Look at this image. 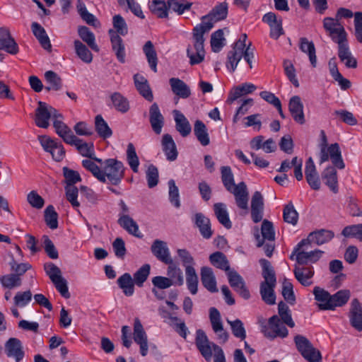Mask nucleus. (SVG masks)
Segmentation results:
<instances>
[{
    "instance_id": "obj_20",
    "label": "nucleus",
    "mask_w": 362,
    "mask_h": 362,
    "mask_svg": "<svg viewBox=\"0 0 362 362\" xmlns=\"http://www.w3.org/2000/svg\"><path fill=\"white\" fill-rule=\"evenodd\" d=\"M192 221L196 227L199 228L200 234L204 238H211L213 230H211V221L208 217L204 214L198 212L193 216Z\"/></svg>"
},
{
    "instance_id": "obj_3",
    "label": "nucleus",
    "mask_w": 362,
    "mask_h": 362,
    "mask_svg": "<svg viewBox=\"0 0 362 362\" xmlns=\"http://www.w3.org/2000/svg\"><path fill=\"white\" fill-rule=\"evenodd\" d=\"M262 267V276L264 281L261 282L259 293L262 300L268 305L276 303V295L274 288L276 285L275 272L269 261L265 259L259 260Z\"/></svg>"
},
{
    "instance_id": "obj_17",
    "label": "nucleus",
    "mask_w": 362,
    "mask_h": 362,
    "mask_svg": "<svg viewBox=\"0 0 362 362\" xmlns=\"http://www.w3.org/2000/svg\"><path fill=\"white\" fill-rule=\"evenodd\" d=\"M133 338L134 341L140 346L141 356H146L148 349V337L139 318L134 320Z\"/></svg>"
},
{
    "instance_id": "obj_41",
    "label": "nucleus",
    "mask_w": 362,
    "mask_h": 362,
    "mask_svg": "<svg viewBox=\"0 0 362 362\" xmlns=\"http://www.w3.org/2000/svg\"><path fill=\"white\" fill-rule=\"evenodd\" d=\"M173 92L182 98H187L191 95L189 86L177 78H171L169 81Z\"/></svg>"
},
{
    "instance_id": "obj_22",
    "label": "nucleus",
    "mask_w": 362,
    "mask_h": 362,
    "mask_svg": "<svg viewBox=\"0 0 362 362\" xmlns=\"http://www.w3.org/2000/svg\"><path fill=\"white\" fill-rule=\"evenodd\" d=\"M151 252L160 262L163 263H172L169 249L167 243L160 240H155L151 247Z\"/></svg>"
},
{
    "instance_id": "obj_43",
    "label": "nucleus",
    "mask_w": 362,
    "mask_h": 362,
    "mask_svg": "<svg viewBox=\"0 0 362 362\" xmlns=\"http://www.w3.org/2000/svg\"><path fill=\"white\" fill-rule=\"evenodd\" d=\"M332 164L338 169H344L345 164L341 157V152L337 143L331 144L327 149Z\"/></svg>"
},
{
    "instance_id": "obj_21",
    "label": "nucleus",
    "mask_w": 362,
    "mask_h": 362,
    "mask_svg": "<svg viewBox=\"0 0 362 362\" xmlns=\"http://www.w3.org/2000/svg\"><path fill=\"white\" fill-rule=\"evenodd\" d=\"M264 212V199L261 192H254L251 199V217L255 223L262 220Z\"/></svg>"
},
{
    "instance_id": "obj_18",
    "label": "nucleus",
    "mask_w": 362,
    "mask_h": 362,
    "mask_svg": "<svg viewBox=\"0 0 362 362\" xmlns=\"http://www.w3.org/2000/svg\"><path fill=\"white\" fill-rule=\"evenodd\" d=\"M288 334L287 328L283 325L278 315H273L269 320V330L265 331V336L274 339L277 337H286Z\"/></svg>"
},
{
    "instance_id": "obj_29",
    "label": "nucleus",
    "mask_w": 362,
    "mask_h": 362,
    "mask_svg": "<svg viewBox=\"0 0 362 362\" xmlns=\"http://www.w3.org/2000/svg\"><path fill=\"white\" fill-rule=\"evenodd\" d=\"M31 30L40 45L45 50L50 52L52 50V45L45 28L40 23L33 22L31 24Z\"/></svg>"
},
{
    "instance_id": "obj_19",
    "label": "nucleus",
    "mask_w": 362,
    "mask_h": 362,
    "mask_svg": "<svg viewBox=\"0 0 362 362\" xmlns=\"http://www.w3.org/2000/svg\"><path fill=\"white\" fill-rule=\"evenodd\" d=\"M149 122L153 132L158 135L160 134L164 126L165 119L156 103L150 106Z\"/></svg>"
},
{
    "instance_id": "obj_59",
    "label": "nucleus",
    "mask_w": 362,
    "mask_h": 362,
    "mask_svg": "<svg viewBox=\"0 0 362 362\" xmlns=\"http://www.w3.org/2000/svg\"><path fill=\"white\" fill-rule=\"evenodd\" d=\"M111 100L115 109L121 112H127L129 109L127 99L118 92L111 95Z\"/></svg>"
},
{
    "instance_id": "obj_61",
    "label": "nucleus",
    "mask_w": 362,
    "mask_h": 362,
    "mask_svg": "<svg viewBox=\"0 0 362 362\" xmlns=\"http://www.w3.org/2000/svg\"><path fill=\"white\" fill-rule=\"evenodd\" d=\"M150 270L151 266L148 264H145L134 273L133 280L136 286H143L150 274Z\"/></svg>"
},
{
    "instance_id": "obj_16",
    "label": "nucleus",
    "mask_w": 362,
    "mask_h": 362,
    "mask_svg": "<svg viewBox=\"0 0 362 362\" xmlns=\"http://www.w3.org/2000/svg\"><path fill=\"white\" fill-rule=\"evenodd\" d=\"M246 44L238 40L236 41L232 48V50L228 53L226 66L231 72H233L243 57L244 51L247 47Z\"/></svg>"
},
{
    "instance_id": "obj_57",
    "label": "nucleus",
    "mask_w": 362,
    "mask_h": 362,
    "mask_svg": "<svg viewBox=\"0 0 362 362\" xmlns=\"http://www.w3.org/2000/svg\"><path fill=\"white\" fill-rule=\"evenodd\" d=\"M283 218L286 223L296 226L298 221V214L294 208L292 202L286 204L283 211Z\"/></svg>"
},
{
    "instance_id": "obj_64",
    "label": "nucleus",
    "mask_w": 362,
    "mask_h": 362,
    "mask_svg": "<svg viewBox=\"0 0 362 362\" xmlns=\"http://www.w3.org/2000/svg\"><path fill=\"white\" fill-rule=\"evenodd\" d=\"M127 159L132 170L134 173H137L139 170V160L135 148L132 143H129L127 146Z\"/></svg>"
},
{
    "instance_id": "obj_9",
    "label": "nucleus",
    "mask_w": 362,
    "mask_h": 362,
    "mask_svg": "<svg viewBox=\"0 0 362 362\" xmlns=\"http://www.w3.org/2000/svg\"><path fill=\"white\" fill-rule=\"evenodd\" d=\"M323 28L328 33L333 42L347 36L344 26L339 23L337 18L336 19L331 17L325 18L323 20Z\"/></svg>"
},
{
    "instance_id": "obj_63",
    "label": "nucleus",
    "mask_w": 362,
    "mask_h": 362,
    "mask_svg": "<svg viewBox=\"0 0 362 362\" xmlns=\"http://www.w3.org/2000/svg\"><path fill=\"white\" fill-rule=\"evenodd\" d=\"M168 10L176 12L178 15H182L186 10H189L192 3L187 2L185 0H168Z\"/></svg>"
},
{
    "instance_id": "obj_12",
    "label": "nucleus",
    "mask_w": 362,
    "mask_h": 362,
    "mask_svg": "<svg viewBox=\"0 0 362 362\" xmlns=\"http://www.w3.org/2000/svg\"><path fill=\"white\" fill-rule=\"evenodd\" d=\"M230 286L244 299L250 298V293L243 277L235 270L228 271L227 273Z\"/></svg>"
},
{
    "instance_id": "obj_37",
    "label": "nucleus",
    "mask_w": 362,
    "mask_h": 362,
    "mask_svg": "<svg viewBox=\"0 0 362 362\" xmlns=\"http://www.w3.org/2000/svg\"><path fill=\"white\" fill-rule=\"evenodd\" d=\"M322 177L334 193L338 192L337 172L334 167L329 166L326 168L322 173Z\"/></svg>"
},
{
    "instance_id": "obj_45",
    "label": "nucleus",
    "mask_w": 362,
    "mask_h": 362,
    "mask_svg": "<svg viewBox=\"0 0 362 362\" xmlns=\"http://www.w3.org/2000/svg\"><path fill=\"white\" fill-rule=\"evenodd\" d=\"M117 284L127 296H131L134 292V281L129 273H124L117 279Z\"/></svg>"
},
{
    "instance_id": "obj_6",
    "label": "nucleus",
    "mask_w": 362,
    "mask_h": 362,
    "mask_svg": "<svg viewBox=\"0 0 362 362\" xmlns=\"http://www.w3.org/2000/svg\"><path fill=\"white\" fill-rule=\"evenodd\" d=\"M294 342L298 351L308 362L322 361L320 351L315 349L305 337L297 334L294 337Z\"/></svg>"
},
{
    "instance_id": "obj_34",
    "label": "nucleus",
    "mask_w": 362,
    "mask_h": 362,
    "mask_svg": "<svg viewBox=\"0 0 362 362\" xmlns=\"http://www.w3.org/2000/svg\"><path fill=\"white\" fill-rule=\"evenodd\" d=\"M315 299L320 302L318 307L322 310H331L332 305H331V295L323 288L316 286L313 289Z\"/></svg>"
},
{
    "instance_id": "obj_33",
    "label": "nucleus",
    "mask_w": 362,
    "mask_h": 362,
    "mask_svg": "<svg viewBox=\"0 0 362 362\" xmlns=\"http://www.w3.org/2000/svg\"><path fill=\"white\" fill-rule=\"evenodd\" d=\"M201 281L203 286L210 292L218 291L216 278L211 268L203 267L201 269Z\"/></svg>"
},
{
    "instance_id": "obj_40",
    "label": "nucleus",
    "mask_w": 362,
    "mask_h": 362,
    "mask_svg": "<svg viewBox=\"0 0 362 362\" xmlns=\"http://www.w3.org/2000/svg\"><path fill=\"white\" fill-rule=\"evenodd\" d=\"M74 146L76 147L81 156L95 160L97 163L102 164V159L96 158L95 156L94 146L92 142H83V140L79 139V141L76 142Z\"/></svg>"
},
{
    "instance_id": "obj_48",
    "label": "nucleus",
    "mask_w": 362,
    "mask_h": 362,
    "mask_svg": "<svg viewBox=\"0 0 362 362\" xmlns=\"http://www.w3.org/2000/svg\"><path fill=\"white\" fill-rule=\"evenodd\" d=\"M194 133L202 146H207L210 143L207 129L204 123L201 120H197L194 125Z\"/></svg>"
},
{
    "instance_id": "obj_60",
    "label": "nucleus",
    "mask_w": 362,
    "mask_h": 362,
    "mask_svg": "<svg viewBox=\"0 0 362 362\" xmlns=\"http://www.w3.org/2000/svg\"><path fill=\"white\" fill-rule=\"evenodd\" d=\"M45 221L47 226L54 230L58 227V214L52 205H49L45 210Z\"/></svg>"
},
{
    "instance_id": "obj_51",
    "label": "nucleus",
    "mask_w": 362,
    "mask_h": 362,
    "mask_svg": "<svg viewBox=\"0 0 362 362\" xmlns=\"http://www.w3.org/2000/svg\"><path fill=\"white\" fill-rule=\"evenodd\" d=\"M165 264H168L167 269L168 278L173 281V285L182 286L184 283L182 270L173 263V260L172 263Z\"/></svg>"
},
{
    "instance_id": "obj_54",
    "label": "nucleus",
    "mask_w": 362,
    "mask_h": 362,
    "mask_svg": "<svg viewBox=\"0 0 362 362\" xmlns=\"http://www.w3.org/2000/svg\"><path fill=\"white\" fill-rule=\"evenodd\" d=\"M45 78L48 83L45 87L47 90H59L62 86V78L53 71H47L45 74Z\"/></svg>"
},
{
    "instance_id": "obj_42",
    "label": "nucleus",
    "mask_w": 362,
    "mask_h": 362,
    "mask_svg": "<svg viewBox=\"0 0 362 362\" xmlns=\"http://www.w3.org/2000/svg\"><path fill=\"white\" fill-rule=\"evenodd\" d=\"M148 8L152 13L160 18L168 17V1L164 0H152L148 2Z\"/></svg>"
},
{
    "instance_id": "obj_1",
    "label": "nucleus",
    "mask_w": 362,
    "mask_h": 362,
    "mask_svg": "<svg viewBox=\"0 0 362 362\" xmlns=\"http://www.w3.org/2000/svg\"><path fill=\"white\" fill-rule=\"evenodd\" d=\"M228 4L219 3L211 11L201 18V23L192 29V45L187 48V55L191 65L200 64L204 59V34L208 33L216 23L225 20L228 16Z\"/></svg>"
},
{
    "instance_id": "obj_38",
    "label": "nucleus",
    "mask_w": 362,
    "mask_h": 362,
    "mask_svg": "<svg viewBox=\"0 0 362 362\" xmlns=\"http://www.w3.org/2000/svg\"><path fill=\"white\" fill-rule=\"evenodd\" d=\"M214 211L218 222L226 228H231L232 223L229 218L226 204L221 202L214 204Z\"/></svg>"
},
{
    "instance_id": "obj_13",
    "label": "nucleus",
    "mask_w": 362,
    "mask_h": 362,
    "mask_svg": "<svg viewBox=\"0 0 362 362\" xmlns=\"http://www.w3.org/2000/svg\"><path fill=\"white\" fill-rule=\"evenodd\" d=\"M0 49L13 55L19 52L17 42L11 36L9 29L6 27L0 28Z\"/></svg>"
},
{
    "instance_id": "obj_30",
    "label": "nucleus",
    "mask_w": 362,
    "mask_h": 362,
    "mask_svg": "<svg viewBox=\"0 0 362 362\" xmlns=\"http://www.w3.org/2000/svg\"><path fill=\"white\" fill-rule=\"evenodd\" d=\"M261 233L262 238L257 233L255 235V238L257 240V246L258 247H262L264 245V240H267L269 241H274L275 239V233L273 227V224L271 221L267 220H264L262 223L261 227Z\"/></svg>"
},
{
    "instance_id": "obj_44",
    "label": "nucleus",
    "mask_w": 362,
    "mask_h": 362,
    "mask_svg": "<svg viewBox=\"0 0 362 362\" xmlns=\"http://www.w3.org/2000/svg\"><path fill=\"white\" fill-rule=\"evenodd\" d=\"M300 49L308 54L310 62L313 67L317 66V57L315 54V47L312 41H309L306 37H301L300 39Z\"/></svg>"
},
{
    "instance_id": "obj_47",
    "label": "nucleus",
    "mask_w": 362,
    "mask_h": 362,
    "mask_svg": "<svg viewBox=\"0 0 362 362\" xmlns=\"http://www.w3.org/2000/svg\"><path fill=\"white\" fill-rule=\"evenodd\" d=\"M95 129L99 136L103 139H108L112 135V129L100 115L95 117Z\"/></svg>"
},
{
    "instance_id": "obj_14",
    "label": "nucleus",
    "mask_w": 362,
    "mask_h": 362,
    "mask_svg": "<svg viewBox=\"0 0 362 362\" xmlns=\"http://www.w3.org/2000/svg\"><path fill=\"white\" fill-rule=\"evenodd\" d=\"M209 318L214 332L216 334L218 340L225 343L228 339V333L223 329L219 311L215 308H211Z\"/></svg>"
},
{
    "instance_id": "obj_46",
    "label": "nucleus",
    "mask_w": 362,
    "mask_h": 362,
    "mask_svg": "<svg viewBox=\"0 0 362 362\" xmlns=\"http://www.w3.org/2000/svg\"><path fill=\"white\" fill-rule=\"evenodd\" d=\"M76 8L81 18L87 24L94 27L100 25V23L98 21L95 16L88 11L86 5L82 0H77Z\"/></svg>"
},
{
    "instance_id": "obj_58",
    "label": "nucleus",
    "mask_w": 362,
    "mask_h": 362,
    "mask_svg": "<svg viewBox=\"0 0 362 362\" xmlns=\"http://www.w3.org/2000/svg\"><path fill=\"white\" fill-rule=\"evenodd\" d=\"M278 313L280 317L279 318L282 320L283 323L290 327L295 326V323L291 317V310L288 306L283 301H281L278 305Z\"/></svg>"
},
{
    "instance_id": "obj_7",
    "label": "nucleus",
    "mask_w": 362,
    "mask_h": 362,
    "mask_svg": "<svg viewBox=\"0 0 362 362\" xmlns=\"http://www.w3.org/2000/svg\"><path fill=\"white\" fill-rule=\"evenodd\" d=\"M334 233L332 230L321 229L310 233L306 239L302 240L297 245V250L303 247H308L311 243L317 245L325 244L334 238Z\"/></svg>"
},
{
    "instance_id": "obj_52",
    "label": "nucleus",
    "mask_w": 362,
    "mask_h": 362,
    "mask_svg": "<svg viewBox=\"0 0 362 362\" xmlns=\"http://www.w3.org/2000/svg\"><path fill=\"white\" fill-rule=\"evenodd\" d=\"M76 55L85 63L89 64L93 61V54L88 48L78 40L74 42Z\"/></svg>"
},
{
    "instance_id": "obj_31",
    "label": "nucleus",
    "mask_w": 362,
    "mask_h": 362,
    "mask_svg": "<svg viewBox=\"0 0 362 362\" xmlns=\"http://www.w3.org/2000/svg\"><path fill=\"white\" fill-rule=\"evenodd\" d=\"M175 129L183 137H186L191 133L192 127L186 117L179 110L173 111Z\"/></svg>"
},
{
    "instance_id": "obj_39",
    "label": "nucleus",
    "mask_w": 362,
    "mask_h": 362,
    "mask_svg": "<svg viewBox=\"0 0 362 362\" xmlns=\"http://www.w3.org/2000/svg\"><path fill=\"white\" fill-rule=\"evenodd\" d=\"M78 34L80 38L86 42L88 46L95 52H99L100 49L95 43V37L90 30L84 25L78 26Z\"/></svg>"
},
{
    "instance_id": "obj_35",
    "label": "nucleus",
    "mask_w": 362,
    "mask_h": 362,
    "mask_svg": "<svg viewBox=\"0 0 362 362\" xmlns=\"http://www.w3.org/2000/svg\"><path fill=\"white\" fill-rule=\"evenodd\" d=\"M256 88V86L250 83H244L240 86H235L230 92L227 102L232 103L241 96L252 93Z\"/></svg>"
},
{
    "instance_id": "obj_55",
    "label": "nucleus",
    "mask_w": 362,
    "mask_h": 362,
    "mask_svg": "<svg viewBox=\"0 0 362 362\" xmlns=\"http://www.w3.org/2000/svg\"><path fill=\"white\" fill-rule=\"evenodd\" d=\"M187 288L193 295L197 293L198 276L193 267H187L185 269Z\"/></svg>"
},
{
    "instance_id": "obj_4",
    "label": "nucleus",
    "mask_w": 362,
    "mask_h": 362,
    "mask_svg": "<svg viewBox=\"0 0 362 362\" xmlns=\"http://www.w3.org/2000/svg\"><path fill=\"white\" fill-rule=\"evenodd\" d=\"M195 344L202 356L206 361H209L214 351V362H226V358L223 349L216 344L209 341L205 332L198 329L196 332Z\"/></svg>"
},
{
    "instance_id": "obj_10",
    "label": "nucleus",
    "mask_w": 362,
    "mask_h": 362,
    "mask_svg": "<svg viewBox=\"0 0 362 362\" xmlns=\"http://www.w3.org/2000/svg\"><path fill=\"white\" fill-rule=\"evenodd\" d=\"M4 350L7 357L13 358L16 362H21L25 356L22 342L18 338H9L4 344Z\"/></svg>"
},
{
    "instance_id": "obj_2",
    "label": "nucleus",
    "mask_w": 362,
    "mask_h": 362,
    "mask_svg": "<svg viewBox=\"0 0 362 362\" xmlns=\"http://www.w3.org/2000/svg\"><path fill=\"white\" fill-rule=\"evenodd\" d=\"M221 174L223 186L228 192L233 194L237 206L242 211L240 214L245 216L249 209V192L246 184L244 182L235 184L234 176L229 166H222Z\"/></svg>"
},
{
    "instance_id": "obj_32",
    "label": "nucleus",
    "mask_w": 362,
    "mask_h": 362,
    "mask_svg": "<svg viewBox=\"0 0 362 362\" xmlns=\"http://www.w3.org/2000/svg\"><path fill=\"white\" fill-rule=\"evenodd\" d=\"M118 223L129 234H132L137 238L142 237L141 233L139 232L138 224L128 214H119Z\"/></svg>"
},
{
    "instance_id": "obj_23",
    "label": "nucleus",
    "mask_w": 362,
    "mask_h": 362,
    "mask_svg": "<svg viewBox=\"0 0 362 362\" xmlns=\"http://www.w3.org/2000/svg\"><path fill=\"white\" fill-rule=\"evenodd\" d=\"M288 110L295 122L300 124H303L305 122L303 105L299 96L295 95L291 98Z\"/></svg>"
},
{
    "instance_id": "obj_50",
    "label": "nucleus",
    "mask_w": 362,
    "mask_h": 362,
    "mask_svg": "<svg viewBox=\"0 0 362 362\" xmlns=\"http://www.w3.org/2000/svg\"><path fill=\"white\" fill-rule=\"evenodd\" d=\"M143 51L146 57L151 69L157 72L158 57L154 46L151 41H147L143 47Z\"/></svg>"
},
{
    "instance_id": "obj_25",
    "label": "nucleus",
    "mask_w": 362,
    "mask_h": 362,
    "mask_svg": "<svg viewBox=\"0 0 362 362\" xmlns=\"http://www.w3.org/2000/svg\"><path fill=\"white\" fill-rule=\"evenodd\" d=\"M110 37L111 46L113 52H115L117 60L121 63L125 62V47L121 37L115 32L114 30L110 29L108 31Z\"/></svg>"
},
{
    "instance_id": "obj_49",
    "label": "nucleus",
    "mask_w": 362,
    "mask_h": 362,
    "mask_svg": "<svg viewBox=\"0 0 362 362\" xmlns=\"http://www.w3.org/2000/svg\"><path fill=\"white\" fill-rule=\"evenodd\" d=\"M209 261L213 266L226 271V273H228V271H230L229 262L227 259L226 256L221 252L212 253L209 256Z\"/></svg>"
},
{
    "instance_id": "obj_11",
    "label": "nucleus",
    "mask_w": 362,
    "mask_h": 362,
    "mask_svg": "<svg viewBox=\"0 0 362 362\" xmlns=\"http://www.w3.org/2000/svg\"><path fill=\"white\" fill-rule=\"evenodd\" d=\"M323 251L320 250H315L314 251L306 252L305 251V247H300L297 250V246L291 255L290 258L294 259L296 256V260L299 264H307L309 262L315 263L320 259Z\"/></svg>"
},
{
    "instance_id": "obj_5",
    "label": "nucleus",
    "mask_w": 362,
    "mask_h": 362,
    "mask_svg": "<svg viewBox=\"0 0 362 362\" xmlns=\"http://www.w3.org/2000/svg\"><path fill=\"white\" fill-rule=\"evenodd\" d=\"M100 165L103 168L102 174L105 177V182L107 180L114 185H117L121 182L124 174V165L121 161L109 158L105 161L102 160Z\"/></svg>"
},
{
    "instance_id": "obj_8",
    "label": "nucleus",
    "mask_w": 362,
    "mask_h": 362,
    "mask_svg": "<svg viewBox=\"0 0 362 362\" xmlns=\"http://www.w3.org/2000/svg\"><path fill=\"white\" fill-rule=\"evenodd\" d=\"M38 106L35 110V123L40 128L47 129L49 125L51 114L54 108L45 102L39 101Z\"/></svg>"
},
{
    "instance_id": "obj_62",
    "label": "nucleus",
    "mask_w": 362,
    "mask_h": 362,
    "mask_svg": "<svg viewBox=\"0 0 362 362\" xmlns=\"http://www.w3.org/2000/svg\"><path fill=\"white\" fill-rule=\"evenodd\" d=\"M225 38L223 37V30L219 29L211 35V47L214 52H218L224 46Z\"/></svg>"
},
{
    "instance_id": "obj_36",
    "label": "nucleus",
    "mask_w": 362,
    "mask_h": 362,
    "mask_svg": "<svg viewBox=\"0 0 362 362\" xmlns=\"http://www.w3.org/2000/svg\"><path fill=\"white\" fill-rule=\"evenodd\" d=\"M135 86L139 93L148 101H152L153 95L149 87L148 81L144 76L139 74H135L134 76Z\"/></svg>"
},
{
    "instance_id": "obj_53",
    "label": "nucleus",
    "mask_w": 362,
    "mask_h": 362,
    "mask_svg": "<svg viewBox=\"0 0 362 362\" xmlns=\"http://www.w3.org/2000/svg\"><path fill=\"white\" fill-rule=\"evenodd\" d=\"M95 162V160L85 159L82 160L83 167L90 172L93 175L97 178L100 182H105V177L103 176V168L100 166H98Z\"/></svg>"
},
{
    "instance_id": "obj_24",
    "label": "nucleus",
    "mask_w": 362,
    "mask_h": 362,
    "mask_svg": "<svg viewBox=\"0 0 362 362\" xmlns=\"http://www.w3.org/2000/svg\"><path fill=\"white\" fill-rule=\"evenodd\" d=\"M351 325L358 332L362 331V308L357 298L352 300L349 311Z\"/></svg>"
},
{
    "instance_id": "obj_56",
    "label": "nucleus",
    "mask_w": 362,
    "mask_h": 362,
    "mask_svg": "<svg viewBox=\"0 0 362 362\" xmlns=\"http://www.w3.org/2000/svg\"><path fill=\"white\" fill-rule=\"evenodd\" d=\"M350 298V291L349 290H340L334 295H331V305L334 310L336 307L344 305Z\"/></svg>"
},
{
    "instance_id": "obj_26",
    "label": "nucleus",
    "mask_w": 362,
    "mask_h": 362,
    "mask_svg": "<svg viewBox=\"0 0 362 362\" xmlns=\"http://www.w3.org/2000/svg\"><path fill=\"white\" fill-rule=\"evenodd\" d=\"M305 175L310 187L315 190H318L320 188V181L315 165L311 157L305 162Z\"/></svg>"
},
{
    "instance_id": "obj_28",
    "label": "nucleus",
    "mask_w": 362,
    "mask_h": 362,
    "mask_svg": "<svg viewBox=\"0 0 362 362\" xmlns=\"http://www.w3.org/2000/svg\"><path fill=\"white\" fill-rule=\"evenodd\" d=\"M293 274L298 281L304 286H309L313 284L312 280L315 272L313 267L296 266Z\"/></svg>"
},
{
    "instance_id": "obj_15",
    "label": "nucleus",
    "mask_w": 362,
    "mask_h": 362,
    "mask_svg": "<svg viewBox=\"0 0 362 362\" xmlns=\"http://www.w3.org/2000/svg\"><path fill=\"white\" fill-rule=\"evenodd\" d=\"M262 21L269 25L270 28V37L277 40L281 35H284V29L282 26V18H277L276 13L268 12L262 17Z\"/></svg>"
},
{
    "instance_id": "obj_27",
    "label": "nucleus",
    "mask_w": 362,
    "mask_h": 362,
    "mask_svg": "<svg viewBox=\"0 0 362 362\" xmlns=\"http://www.w3.org/2000/svg\"><path fill=\"white\" fill-rule=\"evenodd\" d=\"M161 146L168 160L174 161L177 159L178 151L176 144L170 134H165L163 135Z\"/></svg>"
}]
</instances>
